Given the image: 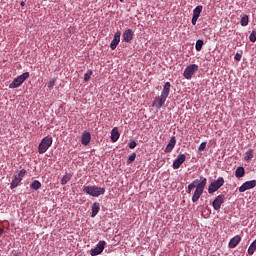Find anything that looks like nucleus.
I'll return each instance as SVG.
<instances>
[{"label":"nucleus","mask_w":256,"mask_h":256,"mask_svg":"<svg viewBox=\"0 0 256 256\" xmlns=\"http://www.w3.org/2000/svg\"><path fill=\"white\" fill-rule=\"evenodd\" d=\"M197 180H194L192 183L188 185L187 194L191 195V191L195 189L194 194L192 196V203H197L199 199H201V195H203V191H205V187L207 186V178H202L201 182L198 183Z\"/></svg>","instance_id":"obj_1"},{"label":"nucleus","mask_w":256,"mask_h":256,"mask_svg":"<svg viewBox=\"0 0 256 256\" xmlns=\"http://www.w3.org/2000/svg\"><path fill=\"white\" fill-rule=\"evenodd\" d=\"M169 93H171V82H166L164 84L161 95L156 97L153 100V104H152L153 107H156V109H161V106L165 105V101H167V97H169Z\"/></svg>","instance_id":"obj_2"},{"label":"nucleus","mask_w":256,"mask_h":256,"mask_svg":"<svg viewBox=\"0 0 256 256\" xmlns=\"http://www.w3.org/2000/svg\"><path fill=\"white\" fill-rule=\"evenodd\" d=\"M51 145H53V137L51 135L44 137L38 145V153H40V155L47 153Z\"/></svg>","instance_id":"obj_3"},{"label":"nucleus","mask_w":256,"mask_h":256,"mask_svg":"<svg viewBox=\"0 0 256 256\" xmlns=\"http://www.w3.org/2000/svg\"><path fill=\"white\" fill-rule=\"evenodd\" d=\"M83 191L91 197H99L100 195H105V188L97 186H84Z\"/></svg>","instance_id":"obj_4"},{"label":"nucleus","mask_w":256,"mask_h":256,"mask_svg":"<svg viewBox=\"0 0 256 256\" xmlns=\"http://www.w3.org/2000/svg\"><path fill=\"white\" fill-rule=\"evenodd\" d=\"M29 79V72H25L22 75L15 78L10 84L9 89H17V87H21L25 81Z\"/></svg>","instance_id":"obj_5"},{"label":"nucleus","mask_w":256,"mask_h":256,"mask_svg":"<svg viewBox=\"0 0 256 256\" xmlns=\"http://www.w3.org/2000/svg\"><path fill=\"white\" fill-rule=\"evenodd\" d=\"M222 185H225V179H223V177H219L217 180L211 182V184L208 187L209 195H213V193L219 191Z\"/></svg>","instance_id":"obj_6"},{"label":"nucleus","mask_w":256,"mask_h":256,"mask_svg":"<svg viewBox=\"0 0 256 256\" xmlns=\"http://www.w3.org/2000/svg\"><path fill=\"white\" fill-rule=\"evenodd\" d=\"M198 71L199 65L190 64L185 68L183 75L188 81H191V79H193V75H195V73H197Z\"/></svg>","instance_id":"obj_7"},{"label":"nucleus","mask_w":256,"mask_h":256,"mask_svg":"<svg viewBox=\"0 0 256 256\" xmlns=\"http://www.w3.org/2000/svg\"><path fill=\"white\" fill-rule=\"evenodd\" d=\"M105 245H107V242L105 241H99L98 244L96 245L95 248H92L90 250V255L91 256H97V255H101L103 253V251L105 250Z\"/></svg>","instance_id":"obj_8"},{"label":"nucleus","mask_w":256,"mask_h":256,"mask_svg":"<svg viewBox=\"0 0 256 256\" xmlns=\"http://www.w3.org/2000/svg\"><path fill=\"white\" fill-rule=\"evenodd\" d=\"M223 203H225V195L220 194L212 202V207L215 211H219Z\"/></svg>","instance_id":"obj_9"},{"label":"nucleus","mask_w":256,"mask_h":256,"mask_svg":"<svg viewBox=\"0 0 256 256\" xmlns=\"http://www.w3.org/2000/svg\"><path fill=\"white\" fill-rule=\"evenodd\" d=\"M186 159L187 156L185 154H179L172 164L173 169H179L185 163Z\"/></svg>","instance_id":"obj_10"},{"label":"nucleus","mask_w":256,"mask_h":256,"mask_svg":"<svg viewBox=\"0 0 256 256\" xmlns=\"http://www.w3.org/2000/svg\"><path fill=\"white\" fill-rule=\"evenodd\" d=\"M120 42H121V31H117L114 34V38L110 43V49H112V51H115L117 49V45H119Z\"/></svg>","instance_id":"obj_11"},{"label":"nucleus","mask_w":256,"mask_h":256,"mask_svg":"<svg viewBox=\"0 0 256 256\" xmlns=\"http://www.w3.org/2000/svg\"><path fill=\"white\" fill-rule=\"evenodd\" d=\"M255 186H256L255 180L246 181L242 186L239 187V192L245 193V191H249V189H254Z\"/></svg>","instance_id":"obj_12"},{"label":"nucleus","mask_w":256,"mask_h":256,"mask_svg":"<svg viewBox=\"0 0 256 256\" xmlns=\"http://www.w3.org/2000/svg\"><path fill=\"white\" fill-rule=\"evenodd\" d=\"M203 11V6L198 5L194 10H193V17H192V25H197V20L201 16V12Z\"/></svg>","instance_id":"obj_13"},{"label":"nucleus","mask_w":256,"mask_h":256,"mask_svg":"<svg viewBox=\"0 0 256 256\" xmlns=\"http://www.w3.org/2000/svg\"><path fill=\"white\" fill-rule=\"evenodd\" d=\"M175 145H177V138L175 136H172L166 148L164 149V153H171V151L175 149Z\"/></svg>","instance_id":"obj_14"},{"label":"nucleus","mask_w":256,"mask_h":256,"mask_svg":"<svg viewBox=\"0 0 256 256\" xmlns=\"http://www.w3.org/2000/svg\"><path fill=\"white\" fill-rule=\"evenodd\" d=\"M241 243V236H234L228 243L229 249H235Z\"/></svg>","instance_id":"obj_15"},{"label":"nucleus","mask_w":256,"mask_h":256,"mask_svg":"<svg viewBox=\"0 0 256 256\" xmlns=\"http://www.w3.org/2000/svg\"><path fill=\"white\" fill-rule=\"evenodd\" d=\"M134 35L135 34L133 33V30L127 29L123 33V40L125 41V43H130V41H133Z\"/></svg>","instance_id":"obj_16"},{"label":"nucleus","mask_w":256,"mask_h":256,"mask_svg":"<svg viewBox=\"0 0 256 256\" xmlns=\"http://www.w3.org/2000/svg\"><path fill=\"white\" fill-rule=\"evenodd\" d=\"M81 143H82V145H84V147H87V145H89V143H91V133L90 132L83 133Z\"/></svg>","instance_id":"obj_17"},{"label":"nucleus","mask_w":256,"mask_h":256,"mask_svg":"<svg viewBox=\"0 0 256 256\" xmlns=\"http://www.w3.org/2000/svg\"><path fill=\"white\" fill-rule=\"evenodd\" d=\"M21 181H23L18 175H14L12 182L10 184V189H17V187H19V183H21Z\"/></svg>","instance_id":"obj_18"},{"label":"nucleus","mask_w":256,"mask_h":256,"mask_svg":"<svg viewBox=\"0 0 256 256\" xmlns=\"http://www.w3.org/2000/svg\"><path fill=\"white\" fill-rule=\"evenodd\" d=\"M119 137H120L119 130L117 128H113L111 131V141L115 143L119 141Z\"/></svg>","instance_id":"obj_19"},{"label":"nucleus","mask_w":256,"mask_h":256,"mask_svg":"<svg viewBox=\"0 0 256 256\" xmlns=\"http://www.w3.org/2000/svg\"><path fill=\"white\" fill-rule=\"evenodd\" d=\"M100 209L101 205L99 204V202L93 203L91 217H97V213H99Z\"/></svg>","instance_id":"obj_20"},{"label":"nucleus","mask_w":256,"mask_h":256,"mask_svg":"<svg viewBox=\"0 0 256 256\" xmlns=\"http://www.w3.org/2000/svg\"><path fill=\"white\" fill-rule=\"evenodd\" d=\"M244 175H245V168H243L242 166H239L235 171V177H237V179H241V177H244Z\"/></svg>","instance_id":"obj_21"},{"label":"nucleus","mask_w":256,"mask_h":256,"mask_svg":"<svg viewBox=\"0 0 256 256\" xmlns=\"http://www.w3.org/2000/svg\"><path fill=\"white\" fill-rule=\"evenodd\" d=\"M72 174L66 173L61 179V185H67L71 181Z\"/></svg>","instance_id":"obj_22"},{"label":"nucleus","mask_w":256,"mask_h":256,"mask_svg":"<svg viewBox=\"0 0 256 256\" xmlns=\"http://www.w3.org/2000/svg\"><path fill=\"white\" fill-rule=\"evenodd\" d=\"M256 251V239L250 244L248 248V255H254Z\"/></svg>","instance_id":"obj_23"},{"label":"nucleus","mask_w":256,"mask_h":256,"mask_svg":"<svg viewBox=\"0 0 256 256\" xmlns=\"http://www.w3.org/2000/svg\"><path fill=\"white\" fill-rule=\"evenodd\" d=\"M242 27H247L249 25V16L245 14L240 21Z\"/></svg>","instance_id":"obj_24"},{"label":"nucleus","mask_w":256,"mask_h":256,"mask_svg":"<svg viewBox=\"0 0 256 256\" xmlns=\"http://www.w3.org/2000/svg\"><path fill=\"white\" fill-rule=\"evenodd\" d=\"M30 187H31L32 189H34V191H37V190L41 189V182H39L38 180H34V181L31 183Z\"/></svg>","instance_id":"obj_25"},{"label":"nucleus","mask_w":256,"mask_h":256,"mask_svg":"<svg viewBox=\"0 0 256 256\" xmlns=\"http://www.w3.org/2000/svg\"><path fill=\"white\" fill-rule=\"evenodd\" d=\"M253 159V149L246 151L245 161L249 163Z\"/></svg>","instance_id":"obj_26"},{"label":"nucleus","mask_w":256,"mask_h":256,"mask_svg":"<svg viewBox=\"0 0 256 256\" xmlns=\"http://www.w3.org/2000/svg\"><path fill=\"white\" fill-rule=\"evenodd\" d=\"M203 45H204L203 40H197L195 45L196 51H201L203 49Z\"/></svg>","instance_id":"obj_27"},{"label":"nucleus","mask_w":256,"mask_h":256,"mask_svg":"<svg viewBox=\"0 0 256 256\" xmlns=\"http://www.w3.org/2000/svg\"><path fill=\"white\" fill-rule=\"evenodd\" d=\"M91 75H93V71L92 70H88L86 74H84V81L85 83H87L88 81L91 80Z\"/></svg>","instance_id":"obj_28"},{"label":"nucleus","mask_w":256,"mask_h":256,"mask_svg":"<svg viewBox=\"0 0 256 256\" xmlns=\"http://www.w3.org/2000/svg\"><path fill=\"white\" fill-rule=\"evenodd\" d=\"M136 157H137V154H136V153H132V154L128 157V159H127L128 165L131 164V163H133V161H135Z\"/></svg>","instance_id":"obj_29"},{"label":"nucleus","mask_w":256,"mask_h":256,"mask_svg":"<svg viewBox=\"0 0 256 256\" xmlns=\"http://www.w3.org/2000/svg\"><path fill=\"white\" fill-rule=\"evenodd\" d=\"M25 175H27V170H25V169L20 170L19 173L16 174V176H18L22 180H23V177H25Z\"/></svg>","instance_id":"obj_30"},{"label":"nucleus","mask_w":256,"mask_h":256,"mask_svg":"<svg viewBox=\"0 0 256 256\" xmlns=\"http://www.w3.org/2000/svg\"><path fill=\"white\" fill-rule=\"evenodd\" d=\"M249 40L251 41V43H255L256 41V31H252L250 36H249Z\"/></svg>","instance_id":"obj_31"},{"label":"nucleus","mask_w":256,"mask_h":256,"mask_svg":"<svg viewBox=\"0 0 256 256\" xmlns=\"http://www.w3.org/2000/svg\"><path fill=\"white\" fill-rule=\"evenodd\" d=\"M205 149H207V142H202L198 147V151H205Z\"/></svg>","instance_id":"obj_32"},{"label":"nucleus","mask_w":256,"mask_h":256,"mask_svg":"<svg viewBox=\"0 0 256 256\" xmlns=\"http://www.w3.org/2000/svg\"><path fill=\"white\" fill-rule=\"evenodd\" d=\"M47 87H48V89H53V87H55V80H50L47 83Z\"/></svg>","instance_id":"obj_33"},{"label":"nucleus","mask_w":256,"mask_h":256,"mask_svg":"<svg viewBox=\"0 0 256 256\" xmlns=\"http://www.w3.org/2000/svg\"><path fill=\"white\" fill-rule=\"evenodd\" d=\"M129 149H135L137 147V142L132 141L128 144Z\"/></svg>","instance_id":"obj_34"},{"label":"nucleus","mask_w":256,"mask_h":256,"mask_svg":"<svg viewBox=\"0 0 256 256\" xmlns=\"http://www.w3.org/2000/svg\"><path fill=\"white\" fill-rule=\"evenodd\" d=\"M241 57H242L241 54L236 53L234 56V59H235V61H241Z\"/></svg>","instance_id":"obj_35"},{"label":"nucleus","mask_w":256,"mask_h":256,"mask_svg":"<svg viewBox=\"0 0 256 256\" xmlns=\"http://www.w3.org/2000/svg\"><path fill=\"white\" fill-rule=\"evenodd\" d=\"M3 233H5V230L3 228H0V237Z\"/></svg>","instance_id":"obj_36"},{"label":"nucleus","mask_w":256,"mask_h":256,"mask_svg":"<svg viewBox=\"0 0 256 256\" xmlns=\"http://www.w3.org/2000/svg\"><path fill=\"white\" fill-rule=\"evenodd\" d=\"M25 5V2H21V6L23 7Z\"/></svg>","instance_id":"obj_37"},{"label":"nucleus","mask_w":256,"mask_h":256,"mask_svg":"<svg viewBox=\"0 0 256 256\" xmlns=\"http://www.w3.org/2000/svg\"><path fill=\"white\" fill-rule=\"evenodd\" d=\"M212 256H221L220 254H214V255H212Z\"/></svg>","instance_id":"obj_38"},{"label":"nucleus","mask_w":256,"mask_h":256,"mask_svg":"<svg viewBox=\"0 0 256 256\" xmlns=\"http://www.w3.org/2000/svg\"><path fill=\"white\" fill-rule=\"evenodd\" d=\"M120 1V3H123L125 0H119Z\"/></svg>","instance_id":"obj_39"}]
</instances>
